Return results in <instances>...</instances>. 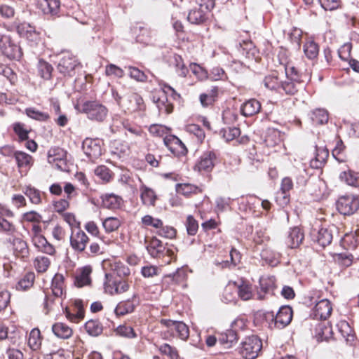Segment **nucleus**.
<instances>
[{"mask_svg":"<svg viewBox=\"0 0 359 359\" xmlns=\"http://www.w3.org/2000/svg\"><path fill=\"white\" fill-rule=\"evenodd\" d=\"M75 309L76 311L73 313L67 311L66 316L71 321L78 323L84 317V312L82 308L81 302H75Z\"/></svg>","mask_w":359,"mask_h":359,"instance_id":"49","label":"nucleus"},{"mask_svg":"<svg viewBox=\"0 0 359 359\" xmlns=\"http://www.w3.org/2000/svg\"><path fill=\"white\" fill-rule=\"evenodd\" d=\"M217 155L212 151L204 152L194 165V170L199 172H209L215 167Z\"/></svg>","mask_w":359,"mask_h":359,"instance_id":"13","label":"nucleus"},{"mask_svg":"<svg viewBox=\"0 0 359 359\" xmlns=\"http://www.w3.org/2000/svg\"><path fill=\"white\" fill-rule=\"evenodd\" d=\"M42 220V216L36 211L32 210L25 212L22 215L20 222H30L34 224H40Z\"/></svg>","mask_w":359,"mask_h":359,"instance_id":"55","label":"nucleus"},{"mask_svg":"<svg viewBox=\"0 0 359 359\" xmlns=\"http://www.w3.org/2000/svg\"><path fill=\"white\" fill-rule=\"evenodd\" d=\"M332 334L329 323H320L316 327V337L318 341H327L332 337Z\"/></svg>","mask_w":359,"mask_h":359,"instance_id":"31","label":"nucleus"},{"mask_svg":"<svg viewBox=\"0 0 359 359\" xmlns=\"http://www.w3.org/2000/svg\"><path fill=\"white\" fill-rule=\"evenodd\" d=\"M89 238L86 233L80 229L72 230L70 236V245L76 251L82 252L86 248Z\"/></svg>","mask_w":359,"mask_h":359,"instance_id":"14","label":"nucleus"},{"mask_svg":"<svg viewBox=\"0 0 359 359\" xmlns=\"http://www.w3.org/2000/svg\"><path fill=\"white\" fill-rule=\"evenodd\" d=\"M234 285L236 287L238 295L241 299L247 301L252 298V287L249 283L241 280L238 282H235Z\"/></svg>","mask_w":359,"mask_h":359,"instance_id":"30","label":"nucleus"},{"mask_svg":"<svg viewBox=\"0 0 359 359\" xmlns=\"http://www.w3.org/2000/svg\"><path fill=\"white\" fill-rule=\"evenodd\" d=\"M163 142L168 149L175 156L185 155L187 149L184 144L173 135H165Z\"/></svg>","mask_w":359,"mask_h":359,"instance_id":"15","label":"nucleus"},{"mask_svg":"<svg viewBox=\"0 0 359 359\" xmlns=\"http://www.w3.org/2000/svg\"><path fill=\"white\" fill-rule=\"evenodd\" d=\"M334 258L339 264L345 267L351 266L353 259V255L347 252L336 254Z\"/></svg>","mask_w":359,"mask_h":359,"instance_id":"56","label":"nucleus"},{"mask_svg":"<svg viewBox=\"0 0 359 359\" xmlns=\"http://www.w3.org/2000/svg\"><path fill=\"white\" fill-rule=\"evenodd\" d=\"M116 332L118 335L128 337V338H134L136 337V334L131 326L122 325H119L116 330Z\"/></svg>","mask_w":359,"mask_h":359,"instance_id":"64","label":"nucleus"},{"mask_svg":"<svg viewBox=\"0 0 359 359\" xmlns=\"http://www.w3.org/2000/svg\"><path fill=\"white\" fill-rule=\"evenodd\" d=\"M25 114L29 118L39 121H46L50 118V116L48 113L41 111L34 107L27 108L25 109Z\"/></svg>","mask_w":359,"mask_h":359,"instance_id":"53","label":"nucleus"},{"mask_svg":"<svg viewBox=\"0 0 359 359\" xmlns=\"http://www.w3.org/2000/svg\"><path fill=\"white\" fill-rule=\"evenodd\" d=\"M223 138L229 142L234 140L241 134L240 129L236 127H228L221 130Z\"/></svg>","mask_w":359,"mask_h":359,"instance_id":"58","label":"nucleus"},{"mask_svg":"<svg viewBox=\"0 0 359 359\" xmlns=\"http://www.w3.org/2000/svg\"><path fill=\"white\" fill-rule=\"evenodd\" d=\"M25 194L29 198L32 203L40 204L41 203V192L32 187L26 188Z\"/></svg>","mask_w":359,"mask_h":359,"instance_id":"60","label":"nucleus"},{"mask_svg":"<svg viewBox=\"0 0 359 359\" xmlns=\"http://www.w3.org/2000/svg\"><path fill=\"white\" fill-rule=\"evenodd\" d=\"M158 351L162 354L169 357L170 359H180L178 351L176 348L171 346L168 344H163L159 346Z\"/></svg>","mask_w":359,"mask_h":359,"instance_id":"57","label":"nucleus"},{"mask_svg":"<svg viewBox=\"0 0 359 359\" xmlns=\"http://www.w3.org/2000/svg\"><path fill=\"white\" fill-rule=\"evenodd\" d=\"M86 332L91 336L97 337L102 332L101 323L96 320H88L85 325Z\"/></svg>","mask_w":359,"mask_h":359,"instance_id":"51","label":"nucleus"},{"mask_svg":"<svg viewBox=\"0 0 359 359\" xmlns=\"http://www.w3.org/2000/svg\"><path fill=\"white\" fill-rule=\"evenodd\" d=\"M105 74L107 76L122 78L124 76V71L114 64H109L105 67Z\"/></svg>","mask_w":359,"mask_h":359,"instance_id":"62","label":"nucleus"},{"mask_svg":"<svg viewBox=\"0 0 359 359\" xmlns=\"http://www.w3.org/2000/svg\"><path fill=\"white\" fill-rule=\"evenodd\" d=\"M171 64L175 67L176 73L182 77H185L189 72L185 66L182 57L175 54L171 60Z\"/></svg>","mask_w":359,"mask_h":359,"instance_id":"42","label":"nucleus"},{"mask_svg":"<svg viewBox=\"0 0 359 359\" xmlns=\"http://www.w3.org/2000/svg\"><path fill=\"white\" fill-rule=\"evenodd\" d=\"M102 205L108 209L118 208L122 202L121 197L114 194H107L102 196Z\"/></svg>","mask_w":359,"mask_h":359,"instance_id":"37","label":"nucleus"},{"mask_svg":"<svg viewBox=\"0 0 359 359\" xmlns=\"http://www.w3.org/2000/svg\"><path fill=\"white\" fill-rule=\"evenodd\" d=\"M92 267L90 265L83 266L77 270L75 276V285L79 287L88 285L91 283L90 274Z\"/></svg>","mask_w":359,"mask_h":359,"instance_id":"25","label":"nucleus"},{"mask_svg":"<svg viewBox=\"0 0 359 359\" xmlns=\"http://www.w3.org/2000/svg\"><path fill=\"white\" fill-rule=\"evenodd\" d=\"M161 324L168 328V332L170 335L177 337L182 340H187L189 336V330L188 326L182 321H174L170 319H162Z\"/></svg>","mask_w":359,"mask_h":359,"instance_id":"12","label":"nucleus"},{"mask_svg":"<svg viewBox=\"0 0 359 359\" xmlns=\"http://www.w3.org/2000/svg\"><path fill=\"white\" fill-rule=\"evenodd\" d=\"M147 249L153 257H165V263L166 264L171 262L172 257L175 255L172 250L166 248L163 246L162 242L156 237L151 239Z\"/></svg>","mask_w":359,"mask_h":359,"instance_id":"7","label":"nucleus"},{"mask_svg":"<svg viewBox=\"0 0 359 359\" xmlns=\"http://www.w3.org/2000/svg\"><path fill=\"white\" fill-rule=\"evenodd\" d=\"M0 231L9 236H13L16 231L15 226L5 218L0 217Z\"/></svg>","mask_w":359,"mask_h":359,"instance_id":"59","label":"nucleus"},{"mask_svg":"<svg viewBox=\"0 0 359 359\" xmlns=\"http://www.w3.org/2000/svg\"><path fill=\"white\" fill-rule=\"evenodd\" d=\"M340 179L350 186L355 187H359V176L358 174L351 171L342 172L340 174Z\"/></svg>","mask_w":359,"mask_h":359,"instance_id":"54","label":"nucleus"},{"mask_svg":"<svg viewBox=\"0 0 359 359\" xmlns=\"http://www.w3.org/2000/svg\"><path fill=\"white\" fill-rule=\"evenodd\" d=\"M261 104L256 99H250L245 102L241 108V113L245 116H252L260 111Z\"/></svg>","mask_w":359,"mask_h":359,"instance_id":"29","label":"nucleus"},{"mask_svg":"<svg viewBox=\"0 0 359 359\" xmlns=\"http://www.w3.org/2000/svg\"><path fill=\"white\" fill-rule=\"evenodd\" d=\"M41 233V227L39 224H34L31 229V237L33 245L39 251L49 255H53L55 253L54 246Z\"/></svg>","mask_w":359,"mask_h":359,"instance_id":"5","label":"nucleus"},{"mask_svg":"<svg viewBox=\"0 0 359 359\" xmlns=\"http://www.w3.org/2000/svg\"><path fill=\"white\" fill-rule=\"evenodd\" d=\"M162 88L163 96L162 97H158L155 102L160 112L170 114L172 112L173 106L172 104L168 100L165 95L169 94L174 100H180V95L168 84L163 83L162 85Z\"/></svg>","mask_w":359,"mask_h":359,"instance_id":"8","label":"nucleus"},{"mask_svg":"<svg viewBox=\"0 0 359 359\" xmlns=\"http://www.w3.org/2000/svg\"><path fill=\"white\" fill-rule=\"evenodd\" d=\"M332 311L331 302L327 299H323L316 304L311 316L317 320H326L330 316Z\"/></svg>","mask_w":359,"mask_h":359,"instance_id":"18","label":"nucleus"},{"mask_svg":"<svg viewBox=\"0 0 359 359\" xmlns=\"http://www.w3.org/2000/svg\"><path fill=\"white\" fill-rule=\"evenodd\" d=\"M262 348L261 339L257 336L252 335L245 339L241 352L245 359H255L258 356Z\"/></svg>","mask_w":359,"mask_h":359,"instance_id":"9","label":"nucleus"},{"mask_svg":"<svg viewBox=\"0 0 359 359\" xmlns=\"http://www.w3.org/2000/svg\"><path fill=\"white\" fill-rule=\"evenodd\" d=\"M140 32L136 36V40L140 43L145 45H151L155 41L156 32L155 30L148 27L139 28Z\"/></svg>","mask_w":359,"mask_h":359,"instance_id":"26","label":"nucleus"},{"mask_svg":"<svg viewBox=\"0 0 359 359\" xmlns=\"http://www.w3.org/2000/svg\"><path fill=\"white\" fill-rule=\"evenodd\" d=\"M303 50L307 58L313 60L319 53L318 45L312 39H308L303 46Z\"/></svg>","mask_w":359,"mask_h":359,"instance_id":"40","label":"nucleus"},{"mask_svg":"<svg viewBox=\"0 0 359 359\" xmlns=\"http://www.w3.org/2000/svg\"><path fill=\"white\" fill-rule=\"evenodd\" d=\"M276 278L274 276H262L259 279L260 290L257 292V299L263 300L266 294L272 292L275 287Z\"/></svg>","mask_w":359,"mask_h":359,"instance_id":"21","label":"nucleus"},{"mask_svg":"<svg viewBox=\"0 0 359 359\" xmlns=\"http://www.w3.org/2000/svg\"><path fill=\"white\" fill-rule=\"evenodd\" d=\"M0 53L11 60H20L22 57L21 47L7 31L0 32Z\"/></svg>","mask_w":359,"mask_h":359,"instance_id":"2","label":"nucleus"},{"mask_svg":"<svg viewBox=\"0 0 359 359\" xmlns=\"http://www.w3.org/2000/svg\"><path fill=\"white\" fill-rule=\"evenodd\" d=\"M66 156V152L60 149H51L48 153V161L50 164H54L55 166L60 170H63L65 166V160L64 158Z\"/></svg>","mask_w":359,"mask_h":359,"instance_id":"23","label":"nucleus"},{"mask_svg":"<svg viewBox=\"0 0 359 359\" xmlns=\"http://www.w3.org/2000/svg\"><path fill=\"white\" fill-rule=\"evenodd\" d=\"M14 157L19 168L29 167L32 165V156L25 152L15 151Z\"/></svg>","mask_w":359,"mask_h":359,"instance_id":"52","label":"nucleus"},{"mask_svg":"<svg viewBox=\"0 0 359 359\" xmlns=\"http://www.w3.org/2000/svg\"><path fill=\"white\" fill-rule=\"evenodd\" d=\"M266 88L280 93H285L287 95H294V86L291 83H285L280 80L276 72L266 75L263 80Z\"/></svg>","mask_w":359,"mask_h":359,"instance_id":"4","label":"nucleus"},{"mask_svg":"<svg viewBox=\"0 0 359 359\" xmlns=\"http://www.w3.org/2000/svg\"><path fill=\"white\" fill-rule=\"evenodd\" d=\"M208 11H205L203 8H194L189 11L187 20L188 21L194 25H201L206 21L208 19L207 13Z\"/></svg>","mask_w":359,"mask_h":359,"instance_id":"33","label":"nucleus"},{"mask_svg":"<svg viewBox=\"0 0 359 359\" xmlns=\"http://www.w3.org/2000/svg\"><path fill=\"white\" fill-rule=\"evenodd\" d=\"M76 109L85 114L88 119L97 122L103 121L108 114L107 108L97 100L86 101L76 105Z\"/></svg>","mask_w":359,"mask_h":359,"instance_id":"1","label":"nucleus"},{"mask_svg":"<svg viewBox=\"0 0 359 359\" xmlns=\"http://www.w3.org/2000/svg\"><path fill=\"white\" fill-rule=\"evenodd\" d=\"M177 191L184 196H189L191 194H196L201 190L195 185L191 184H179L177 188Z\"/></svg>","mask_w":359,"mask_h":359,"instance_id":"61","label":"nucleus"},{"mask_svg":"<svg viewBox=\"0 0 359 359\" xmlns=\"http://www.w3.org/2000/svg\"><path fill=\"white\" fill-rule=\"evenodd\" d=\"M41 333L39 329H33L28 338V345L33 351H37L41 346Z\"/></svg>","mask_w":359,"mask_h":359,"instance_id":"43","label":"nucleus"},{"mask_svg":"<svg viewBox=\"0 0 359 359\" xmlns=\"http://www.w3.org/2000/svg\"><path fill=\"white\" fill-rule=\"evenodd\" d=\"M121 107L124 109L125 111L134 113L144 111L146 106L140 95L133 93L128 96L126 103H122Z\"/></svg>","mask_w":359,"mask_h":359,"instance_id":"17","label":"nucleus"},{"mask_svg":"<svg viewBox=\"0 0 359 359\" xmlns=\"http://www.w3.org/2000/svg\"><path fill=\"white\" fill-rule=\"evenodd\" d=\"M35 274L33 272L26 273L17 283L15 288L17 290H27L34 284Z\"/></svg>","mask_w":359,"mask_h":359,"instance_id":"39","label":"nucleus"},{"mask_svg":"<svg viewBox=\"0 0 359 359\" xmlns=\"http://www.w3.org/2000/svg\"><path fill=\"white\" fill-rule=\"evenodd\" d=\"M261 257L266 263L271 266H276L279 263L280 255L269 249H264L261 252Z\"/></svg>","mask_w":359,"mask_h":359,"instance_id":"46","label":"nucleus"},{"mask_svg":"<svg viewBox=\"0 0 359 359\" xmlns=\"http://www.w3.org/2000/svg\"><path fill=\"white\" fill-rule=\"evenodd\" d=\"M50 259L46 256H37L34 260V267L38 273H45L50 265Z\"/></svg>","mask_w":359,"mask_h":359,"instance_id":"45","label":"nucleus"},{"mask_svg":"<svg viewBox=\"0 0 359 359\" xmlns=\"http://www.w3.org/2000/svg\"><path fill=\"white\" fill-rule=\"evenodd\" d=\"M285 75L286 79L285 83H291L294 86V95L297 93L300 86H302V76L297 69L294 67H285Z\"/></svg>","mask_w":359,"mask_h":359,"instance_id":"24","label":"nucleus"},{"mask_svg":"<svg viewBox=\"0 0 359 359\" xmlns=\"http://www.w3.org/2000/svg\"><path fill=\"white\" fill-rule=\"evenodd\" d=\"M328 150L324 147H316L315 156L310 161V165L315 169L320 168L328 157Z\"/></svg>","mask_w":359,"mask_h":359,"instance_id":"28","label":"nucleus"},{"mask_svg":"<svg viewBox=\"0 0 359 359\" xmlns=\"http://www.w3.org/2000/svg\"><path fill=\"white\" fill-rule=\"evenodd\" d=\"M341 245L349 250H354L359 245V235L357 232L347 233L342 238Z\"/></svg>","mask_w":359,"mask_h":359,"instance_id":"38","label":"nucleus"},{"mask_svg":"<svg viewBox=\"0 0 359 359\" xmlns=\"http://www.w3.org/2000/svg\"><path fill=\"white\" fill-rule=\"evenodd\" d=\"M134 299L135 296L132 299L120 302L114 309L116 315L121 316L133 312L136 306Z\"/></svg>","mask_w":359,"mask_h":359,"instance_id":"34","label":"nucleus"},{"mask_svg":"<svg viewBox=\"0 0 359 359\" xmlns=\"http://www.w3.org/2000/svg\"><path fill=\"white\" fill-rule=\"evenodd\" d=\"M304 238V234L301 228L294 226L290 229L285 243L289 248H296L302 243Z\"/></svg>","mask_w":359,"mask_h":359,"instance_id":"22","label":"nucleus"},{"mask_svg":"<svg viewBox=\"0 0 359 359\" xmlns=\"http://www.w3.org/2000/svg\"><path fill=\"white\" fill-rule=\"evenodd\" d=\"M52 330L54 334L58 338L69 339L73 334L71 327L63 323H56L52 326Z\"/></svg>","mask_w":359,"mask_h":359,"instance_id":"35","label":"nucleus"},{"mask_svg":"<svg viewBox=\"0 0 359 359\" xmlns=\"http://www.w3.org/2000/svg\"><path fill=\"white\" fill-rule=\"evenodd\" d=\"M38 7L48 17L59 16L60 11V0H38Z\"/></svg>","mask_w":359,"mask_h":359,"instance_id":"19","label":"nucleus"},{"mask_svg":"<svg viewBox=\"0 0 359 359\" xmlns=\"http://www.w3.org/2000/svg\"><path fill=\"white\" fill-rule=\"evenodd\" d=\"M80 66L77 59L69 52L61 53L57 69L65 76L72 77L76 74V69Z\"/></svg>","mask_w":359,"mask_h":359,"instance_id":"6","label":"nucleus"},{"mask_svg":"<svg viewBox=\"0 0 359 359\" xmlns=\"http://www.w3.org/2000/svg\"><path fill=\"white\" fill-rule=\"evenodd\" d=\"M83 150L91 161L98 158L102 155L100 141L86 138L83 142Z\"/></svg>","mask_w":359,"mask_h":359,"instance_id":"16","label":"nucleus"},{"mask_svg":"<svg viewBox=\"0 0 359 359\" xmlns=\"http://www.w3.org/2000/svg\"><path fill=\"white\" fill-rule=\"evenodd\" d=\"M337 208L342 215H352L359 208V199L354 195L342 196L337 201Z\"/></svg>","mask_w":359,"mask_h":359,"instance_id":"10","label":"nucleus"},{"mask_svg":"<svg viewBox=\"0 0 359 359\" xmlns=\"http://www.w3.org/2000/svg\"><path fill=\"white\" fill-rule=\"evenodd\" d=\"M238 340V333H236L235 330H228L225 333L222 334L219 339L222 344L226 345L229 348L236 343Z\"/></svg>","mask_w":359,"mask_h":359,"instance_id":"47","label":"nucleus"},{"mask_svg":"<svg viewBox=\"0 0 359 359\" xmlns=\"http://www.w3.org/2000/svg\"><path fill=\"white\" fill-rule=\"evenodd\" d=\"M9 242L12 243L16 256L24 258L29 255V248L25 241L20 238L15 237L12 241L10 238Z\"/></svg>","mask_w":359,"mask_h":359,"instance_id":"32","label":"nucleus"},{"mask_svg":"<svg viewBox=\"0 0 359 359\" xmlns=\"http://www.w3.org/2000/svg\"><path fill=\"white\" fill-rule=\"evenodd\" d=\"M104 277V289L106 293L113 295L128 290L129 285L126 280L114 279L113 274L110 273H106Z\"/></svg>","mask_w":359,"mask_h":359,"instance_id":"11","label":"nucleus"},{"mask_svg":"<svg viewBox=\"0 0 359 359\" xmlns=\"http://www.w3.org/2000/svg\"><path fill=\"white\" fill-rule=\"evenodd\" d=\"M311 236L312 240L322 247L330 245L332 241V230L327 228H320L318 230L313 229Z\"/></svg>","mask_w":359,"mask_h":359,"instance_id":"20","label":"nucleus"},{"mask_svg":"<svg viewBox=\"0 0 359 359\" xmlns=\"http://www.w3.org/2000/svg\"><path fill=\"white\" fill-rule=\"evenodd\" d=\"M128 70L129 76L131 79L139 82H145L147 81V75L138 68L130 66L128 67Z\"/></svg>","mask_w":359,"mask_h":359,"instance_id":"63","label":"nucleus"},{"mask_svg":"<svg viewBox=\"0 0 359 359\" xmlns=\"http://www.w3.org/2000/svg\"><path fill=\"white\" fill-rule=\"evenodd\" d=\"M64 280L63 275L60 273H56L53 280L51 284V289L54 296L59 297L63 294L64 290Z\"/></svg>","mask_w":359,"mask_h":359,"instance_id":"41","label":"nucleus"},{"mask_svg":"<svg viewBox=\"0 0 359 359\" xmlns=\"http://www.w3.org/2000/svg\"><path fill=\"white\" fill-rule=\"evenodd\" d=\"M39 74L44 79L51 78L53 68L50 64L43 60H39L37 65Z\"/></svg>","mask_w":359,"mask_h":359,"instance_id":"48","label":"nucleus"},{"mask_svg":"<svg viewBox=\"0 0 359 359\" xmlns=\"http://www.w3.org/2000/svg\"><path fill=\"white\" fill-rule=\"evenodd\" d=\"M311 119L316 125H323L328 121V113L324 109H316L311 112Z\"/></svg>","mask_w":359,"mask_h":359,"instance_id":"44","label":"nucleus"},{"mask_svg":"<svg viewBox=\"0 0 359 359\" xmlns=\"http://www.w3.org/2000/svg\"><path fill=\"white\" fill-rule=\"evenodd\" d=\"M17 31L21 36L25 37L31 41L36 40L38 37L34 27L27 22L20 24L17 27Z\"/></svg>","mask_w":359,"mask_h":359,"instance_id":"36","label":"nucleus"},{"mask_svg":"<svg viewBox=\"0 0 359 359\" xmlns=\"http://www.w3.org/2000/svg\"><path fill=\"white\" fill-rule=\"evenodd\" d=\"M140 198L144 205L147 206L155 205L157 196L154 190L142 184L140 187Z\"/></svg>","mask_w":359,"mask_h":359,"instance_id":"27","label":"nucleus"},{"mask_svg":"<svg viewBox=\"0 0 359 359\" xmlns=\"http://www.w3.org/2000/svg\"><path fill=\"white\" fill-rule=\"evenodd\" d=\"M121 224V220L114 217H107L102 221V226L107 233H111L116 231Z\"/></svg>","mask_w":359,"mask_h":359,"instance_id":"50","label":"nucleus"},{"mask_svg":"<svg viewBox=\"0 0 359 359\" xmlns=\"http://www.w3.org/2000/svg\"><path fill=\"white\" fill-rule=\"evenodd\" d=\"M263 317L266 320L271 321L269 323L270 327L273 325L275 327L282 329L290 323L292 319V309L289 306H283L279 309L276 316L273 312H266L263 313Z\"/></svg>","mask_w":359,"mask_h":359,"instance_id":"3","label":"nucleus"}]
</instances>
